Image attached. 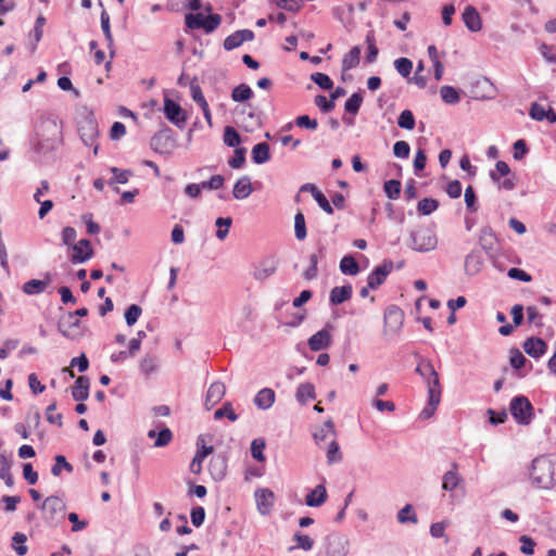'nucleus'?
<instances>
[{
  "label": "nucleus",
  "instance_id": "43",
  "mask_svg": "<svg viewBox=\"0 0 556 556\" xmlns=\"http://www.w3.org/2000/svg\"><path fill=\"white\" fill-rule=\"evenodd\" d=\"M54 460V465L51 468V473L54 477H59L62 470H65L68 473L73 472V466L66 460V458L63 455H56Z\"/></svg>",
  "mask_w": 556,
  "mask_h": 556
},
{
  "label": "nucleus",
  "instance_id": "21",
  "mask_svg": "<svg viewBox=\"0 0 556 556\" xmlns=\"http://www.w3.org/2000/svg\"><path fill=\"white\" fill-rule=\"evenodd\" d=\"M523 350L525 352L533 357V358H540L543 356L547 350V344L544 340L541 338H528L523 343Z\"/></svg>",
  "mask_w": 556,
  "mask_h": 556
},
{
  "label": "nucleus",
  "instance_id": "25",
  "mask_svg": "<svg viewBox=\"0 0 556 556\" xmlns=\"http://www.w3.org/2000/svg\"><path fill=\"white\" fill-rule=\"evenodd\" d=\"M208 471L215 481H222L227 473V462L224 456H214L210 460Z\"/></svg>",
  "mask_w": 556,
  "mask_h": 556
},
{
  "label": "nucleus",
  "instance_id": "47",
  "mask_svg": "<svg viewBox=\"0 0 556 556\" xmlns=\"http://www.w3.org/2000/svg\"><path fill=\"white\" fill-rule=\"evenodd\" d=\"M46 24V18L42 15H39L36 18L34 29L31 31V36L34 38V43L31 45L30 50L35 51L37 48V43L41 40L43 34V26Z\"/></svg>",
  "mask_w": 556,
  "mask_h": 556
},
{
  "label": "nucleus",
  "instance_id": "2",
  "mask_svg": "<svg viewBox=\"0 0 556 556\" xmlns=\"http://www.w3.org/2000/svg\"><path fill=\"white\" fill-rule=\"evenodd\" d=\"M530 479L540 489H553L556 485V473L552 460L544 456L533 459Z\"/></svg>",
  "mask_w": 556,
  "mask_h": 556
},
{
  "label": "nucleus",
  "instance_id": "58",
  "mask_svg": "<svg viewBox=\"0 0 556 556\" xmlns=\"http://www.w3.org/2000/svg\"><path fill=\"white\" fill-rule=\"evenodd\" d=\"M464 198H465V203H466L467 210L470 211L471 213L477 212L478 211L477 197H476L475 190L471 186H468L465 189Z\"/></svg>",
  "mask_w": 556,
  "mask_h": 556
},
{
  "label": "nucleus",
  "instance_id": "23",
  "mask_svg": "<svg viewBox=\"0 0 556 556\" xmlns=\"http://www.w3.org/2000/svg\"><path fill=\"white\" fill-rule=\"evenodd\" d=\"M331 343V334L327 329H321L308 339V346L312 351H321Z\"/></svg>",
  "mask_w": 556,
  "mask_h": 556
},
{
  "label": "nucleus",
  "instance_id": "60",
  "mask_svg": "<svg viewBox=\"0 0 556 556\" xmlns=\"http://www.w3.org/2000/svg\"><path fill=\"white\" fill-rule=\"evenodd\" d=\"M222 23V16L219 14H210L207 17H204V26L202 29L206 34L214 31Z\"/></svg>",
  "mask_w": 556,
  "mask_h": 556
},
{
  "label": "nucleus",
  "instance_id": "16",
  "mask_svg": "<svg viewBox=\"0 0 556 556\" xmlns=\"http://www.w3.org/2000/svg\"><path fill=\"white\" fill-rule=\"evenodd\" d=\"M226 394V387L222 381H214L210 384L206 394L204 405L207 410H211L216 404H218Z\"/></svg>",
  "mask_w": 556,
  "mask_h": 556
},
{
  "label": "nucleus",
  "instance_id": "27",
  "mask_svg": "<svg viewBox=\"0 0 556 556\" xmlns=\"http://www.w3.org/2000/svg\"><path fill=\"white\" fill-rule=\"evenodd\" d=\"M89 378L80 376L72 388V396L75 401H86L89 396Z\"/></svg>",
  "mask_w": 556,
  "mask_h": 556
},
{
  "label": "nucleus",
  "instance_id": "57",
  "mask_svg": "<svg viewBox=\"0 0 556 556\" xmlns=\"http://www.w3.org/2000/svg\"><path fill=\"white\" fill-rule=\"evenodd\" d=\"M510 173L508 164L504 161H497L495 164V170L490 173V177L493 181H498L500 177H506Z\"/></svg>",
  "mask_w": 556,
  "mask_h": 556
},
{
  "label": "nucleus",
  "instance_id": "32",
  "mask_svg": "<svg viewBox=\"0 0 556 556\" xmlns=\"http://www.w3.org/2000/svg\"><path fill=\"white\" fill-rule=\"evenodd\" d=\"M361 53V47H353L342 59V71L348 72L355 68L359 64Z\"/></svg>",
  "mask_w": 556,
  "mask_h": 556
},
{
  "label": "nucleus",
  "instance_id": "36",
  "mask_svg": "<svg viewBox=\"0 0 556 556\" xmlns=\"http://www.w3.org/2000/svg\"><path fill=\"white\" fill-rule=\"evenodd\" d=\"M140 370L147 377L155 372L159 367V359L155 355H146L140 361Z\"/></svg>",
  "mask_w": 556,
  "mask_h": 556
},
{
  "label": "nucleus",
  "instance_id": "37",
  "mask_svg": "<svg viewBox=\"0 0 556 556\" xmlns=\"http://www.w3.org/2000/svg\"><path fill=\"white\" fill-rule=\"evenodd\" d=\"M326 446L327 463L329 465L340 463L342 460V453L340 451L337 440L328 442Z\"/></svg>",
  "mask_w": 556,
  "mask_h": 556
},
{
  "label": "nucleus",
  "instance_id": "13",
  "mask_svg": "<svg viewBox=\"0 0 556 556\" xmlns=\"http://www.w3.org/2000/svg\"><path fill=\"white\" fill-rule=\"evenodd\" d=\"M392 269L393 263L391 261H386L380 266H377L367 277L368 287L371 289H377L386 281Z\"/></svg>",
  "mask_w": 556,
  "mask_h": 556
},
{
  "label": "nucleus",
  "instance_id": "24",
  "mask_svg": "<svg viewBox=\"0 0 556 556\" xmlns=\"http://www.w3.org/2000/svg\"><path fill=\"white\" fill-rule=\"evenodd\" d=\"M276 394L270 388L261 389L254 396V404L258 409H269L275 403Z\"/></svg>",
  "mask_w": 556,
  "mask_h": 556
},
{
  "label": "nucleus",
  "instance_id": "11",
  "mask_svg": "<svg viewBox=\"0 0 556 556\" xmlns=\"http://www.w3.org/2000/svg\"><path fill=\"white\" fill-rule=\"evenodd\" d=\"M278 261L275 257H266L254 266L253 277L258 281H264L276 273Z\"/></svg>",
  "mask_w": 556,
  "mask_h": 556
},
{
  "label": "nucleus",
  "instance_id": "39",
  "mask_svg": "<svg viewBox=\"0 0 556 556\" xmlns=\"http://www.w3.org/2000/svg\"><path fill=\"white\" fill-rule=\"evenodd\" d=\"M253 97V91L247 84H240L235 87L231 92V98L235 102H244Z\"/></svg>",
  "mask_w": 556,
  "mask_h": 556
},
{
  "label": "nucleus",
  "instance_id": "44",
  "mask_svg": "<svg viewBox=\"0 0 556 556\" xmlns=\"http://www.w3.org/2000/svg\"><path fill=\"white\" fill-rule=\"evenodd\" d=\"M111 173L113 174V177L109 180V185L114 184H126L128 182L130 176L132 175V172L129 169H119L117 167H111Z\"/></svg>",
  "mask_w": 556,
  "mask_h": 556
},
{
  "label": "nucleus",
  "instance_id": "28",
  "mask_svg": "<svg viewBox=\"0 0 556 556\" xmlns=\"http://www.w3.org/2000/svg\"><path fill=\"white\" fill-rule=\"evenodd\" d=\"M327 490L324 484H318L307 493L305 503L309 507H320L327 500Z\"/></svg>",
  "mask_w": 556,
  "mask_h": 556
},
{
  "label": "nucleus",
  "instance_id": "52",
  "mask_svg": "<svg viewBox=\"0 0 556 556\" xmlns=\"http://www.w3.org/2000/svg\"><path fill=\"white\" fill-rule=\"evenodd\" d=\"M397 125L407 130H412L415 127V117L412 111L404 110L397 118Z\"/></svg>",
  "mask_w": 556,
  "mask_h": 556
},
{
  "label": "nucleus",
  "instance_id": "5",
  "mask_svg": "<svg viewBox=\"0 0 556 556\" xmlns=\"http://www.w3.org/2000/svg\"><path fill=\"white\" fill-rule=\"evenodd\" d=\"M349 551L350 541L344 534L332 532L325 538V552L327 556H346Z\"/></svg>",
  "mask_w": 556,
  "mask_h": 556
},
{
  "label": "nucleus",
  "instance_id": "17",
  "mask_svg": "<svg viewBox=\"0 0 556 556\" xmlns=\"http://www.w3.org/2000/svg\"><path fill=\"white\" fill-rule=\"evenodd\" d=\"M197 453L190 464V470L194 475H199L202 471V463L203 460L213 453L214 448L211 445H205L203 443V439L200 437L197 440Z\"/></svg>",
  "mask_w": 556,
  "mask_h": 556
},
{
  "label": "nucleus",
  "instance_id": "40",
  "mask_svg": "<svg viewBox=\"0 0 556 556\" xmlns=\"http://www.w3.org/2000/svg\"><path fill=\"white\" fill-rule=\"evenodd\" d=\"M440 94L446 104H456L460 100L459 91L452 86H442Z\"/></svg>",
  "mask_w": 556,
  "mask_h": 556
},
{
  "label": "nucleus",
  "instance_id": "64",
  "mask_svg": "<svg viewBox=\"0 0 556 556\" xmlns=\"http://www.w3.org/2000/svg\"><path fill=\"white\" fill-rule=\"evenodd\" d=\"M295 125L301 128L315 130L318 127L317 119L311 118L308 115H300L295 118Z\"/></svg>",
  "mask_w": 556,
  "mask_h": 556
},
{
  "label": "nucleus",
  "instance_id": "30",
  "mask_svg": "<svg viewBox=\"0 0 556 556\" xmlns=\"http://www.w3.org/2000/svg\"><path fill=\"white\" fill-rule=\"evenodd\" d=\"M353 288L351 285L334 287L329 294V301L332 305H339L351 299Z\"/></svg>",
  "mask_w": 556,
  "mask_h": 556
},
{
  "label": "nucleus",
  "instance_id": "1",
  "mask_svg": "<svg viewBox=\"0 0 556 556\" xmlns=\"http://www.w3.org/2000/svg\"><path fill=\"white\" fill-rule=\"evenodd\" d=\"M421 376L428 387V403L420 412V418L429 419L437 410L441 401L442 388L439 380V375L435 371L432 363L427 359H421L415 370Z\"/></svg>",
  "mask_w": 556,
  "mask_h": 556
},
{
  "label": "nucleus",
  "instance_id": "33",
  "mask_svg": "<svg viewBox=\"0 0 556 556\" xmlns=\"http://www.w3.org/2000/svg\"><path fill=\"white\" fill-rule=\"evenodd\" d=\"M315 397H316V393H315V387L313 383L305 382V383H301L298 387L296 392H295V399L300 404L304 405L309 400H314Z\"/></svg>",
  "mask_w": 556,
  "mask_h": 556
},
{
  "label": "nucleus",
  "instance_id": "22",
  "mask_svg": "<svg viewBox=\"0 0 556 556\" xmlns=\"http://www.w3.org/2000/svg\"><path fill=\"white\" fill-rule=\"evenodd\" d=\"M170 130H162L155 134L151 139V148L160 153H164L173 148L174 140L169 135Z\"/></svg>",
  "mask_w": 556,
  "mask_h": 556
},
{
  "label": "nucleus",
  "instance_id": "8",
  "mask_svg": "<svg viewBox=\"0 0 556 556\" xmlns=\"http://www.w3.org/2000/svg\"><path fill=\"white\" fill-rule=\"evenodd\" d=\"M79 135L83 142L93 148V154L97 155L99 146L96 143L99 136L98 124L93 118L87 117L79 124Z\"/></svg>",
  "mask_w": 556,
  "mask_h": 556
},
{
  "label": "nucleus",
  "instance_id": "4",
  "mask_svg": "<svg viewBox=\"0 0 556 556\" xmlns=\"http://www.w3.org/2000/svg\"><path fill=\"white\" fill-rule=\"evenodd\" d=\"M510 413L520 425H529L533 417V406L526 396H515L510 402Z\"/></svg>",
  "mask_w": 556,
  "mask_h": 556
},
{
  "label": "nucleus",
  "instance_id": "38",
  "mask_svg": "<svg viewBox=\"0 0 556 556\" xmlns=\"http://www.w3.org/2000/svg\"><path fill=\"white\" fill-rule=\"evenodd\" d=\"M226 417L231 422L238 420L239 416L232 408V404L230 402H225L223 406L214 412V419L219 420Z\"/></svg>",
  "mask_w": 556,
  "mask_h": 556
},
{
  "label": "nucleus",
  "instance_id": "10",
  "mask_svg": "<svg viewBox=\"0 0 556 556\" xmlns=\"http://www.w3.org/2000/svg\"><path fill=\"white\" fill-rule=\"evenodd\" d=\"M313 438L320 448L328 444V442L337 440V431L333 421L331 419L325 421L323 426L314 431Z\"/></svg>",
  "mask_w": 556,
  "mask_h": 556
},
{
  "label": "nucleus",
  "instance_id": "6",
  "mask_svg": "<svg viewBox=\"0 0 556 556\" xmlns=\"http://www.w3.org/2000/svg\"><path fill=\"white\" fill-rule=\"evenodd\" d=\"M404 323L403 311L395 306H389L384 312V334L388 337L396 336Z\"/></svg>",
  "mask_w": 556,
  "mask_h": 556
},
{
  "label": "nucleus",
  "instance_id": "48",
  "mask_svg": "<svg viewBox=\"0 0 556 556\" xmlns=\"http://www.w3.org/2000/svg\"><path fill=\"white\" fill-rule=\"evenodd\" d=\"M397 521L400 523H417L418 518L417 515L413 510V506L407 504L397 513Z\"/></svg>",
  "mask_w": 556,
  "mask_h": 556
},
{
  "label": "nucleus",
  "instance_id": "3",
  "mask_svg": "<svg viewBox=\"0 0 556 556\" xmlns=\"http://www.w3.org/2000/svg\"><path fill=\"white\" fill-rule=\"evenodd\" d=\"M410 248L420 253L433 251L438 245V237L432 226H418L410 232Z\"/></svg>",
  "mask_w": 556,
  "mask_h": 556
},
{
  "label": "nucleus",
  "instance_id": "59",
  "mask_svg": "<svg viewBox=\"0 0 556 556\" xmlns=\"http://www.w3.org/2000/svg\"><path fill=\"white\" fill-rule=\"evenodd\" d=\"M142 309L137 304H131L125 312V319L128 326H132L140 317Z\"/></svg>",
  "mask_w": 556,
  "mask_h": 556
},
{
  "label": "nucleus",
  "instance_id": "46",
  "mask_svg": "<svg viewBox=\"0 0 556 556\" xmlns=\"http://www.w3.org/2000/svg\"><path fill=\"white\" fill-rule=\"evenodd\" d=\"M265 446H266V443L263 439L258 438V439H254L252 442H251V455L254 459H256L257 462H265L266 460V457L264 455V450H265Z\"/></svg>",
  "mask_w": 556,
  "mask_h": 556
},
{
  "label": "nucleus",
  "instance_id": "50",
  "mask_svg": "<svg viewBox=\"0 0 556 556\" xmlns=\"http://www.w3.org/2000/svg\"><path fill=\"white\" fill-rule=\"evenodd\" d=\"M231 224L232 219L230 217H218L216 219L215 225L218 227L216 237L219 240H224L228 236Z\"/></svg>",
  "mask_w": 556,
  "mask_h": 556
},
{
  "label": "nucleus",
  "instance_id": "15",
  "mask_svg": "<svg viewBox=\"0 0 556 556\" xmlns=\"http://www.w3.org/2000/svg\"><path fill=\"white\" fill-rule=\"evenodd\" d=\"M253 39L254 33L251 29H240L227 36L223 47L225 50L231 51L239 48L243 42L252 41Z\"/></svg>",
  "mask_w": 556,
  "mask_h": 556
},
{
  "label": "nucleus",
  "instance_id": "49",
  "mask_svg": "<svg viewBox=\"0 0 556 556\" xmlns=\"http://www.w3.org/2000/svg\"><path fill=\"white\" fill-rule=\"evenodd\" d=\"M294 232L298 240H304L307 236L304 215L298 212L294 216Z\"/></svg>",
  "mask_w": 556,
  "mask_h": 556
},
{
  "label": "nucleus",
  "instance_id": "14",
  "mask_svg": "<svg viewBox=\"0 0 556 556\" xmlns=\"http://www.w3.org/2000/svg\"><path fill=\"white\" fill-rule=\"evenodd\" d=\"M257 510L261 515L267 516L271 511L275 494L269 489H257L254 493Z\"/></svg>",
  "mask_w": 556,
  "mask_h": 556
},
{
  "label": "nucleus",
  "instance_id": "26",
  "mask_svg": "<svg viewBox=\"0 0 556 556\" xmlns=\"http://www.w3.org/2000/svg\"><path fill=\"white\" fill-rule=\"evenodd\" d=\"M462 482V477L457 471V464L453 463L452 468L442 477V489L447 492L454 491Z\"/></svg>",
  "mask_w": 556,
  "mask_h": 556
},
{
  "label": "nucleus",
  "instance_id": "42",
  "mask_svg": "<svg viewBox=\"0 0 556 556\" xmlns=\"http://www.w3.org/2000/svg\"><path fill=\"white\" fill-rule=\"evenodd\" d=\"M439 206V202L432 198H425L420 200L417 204V212L419 215H430L433 213Z\"/></svg>",
  "mask_w": 556,
  "mask_h": 556
},
{
  "label": "nucleus",
  "instance_id": "62",
  "mask_svg": "<svg viewBox=\"0 0 556 556\" xmlns=\"http://www.w3.org/2000/svg\"><path fill=\"white\" fill-rule=\"evenodd\" d=\"M293 539L296 542V547L304 551H311L314 546V540L306 534L295 533Z\"/></svg>",
  "mask_w": 556,
  "mask_h": 556
},
{
  "label": "nucleus",
  "instance_id": "20",
  "mask_svg": "<svg viewBox=\"0 0 556 556\" xmlns=\"http://www.w3.org/2000/svg\"><path fill=\"white\" fill-rule=\"evenodd\" d=\"M466 27L473 33L481 30L482 21L479 12L472 5H467L462 14Z\"/></svg>",
  "mask_w": 556,
  "mask_h": 556
},
{
  "label": "nucleus",
  "instance_id": "18",
  "mask_svg": "<svg viewBox=\"0 0 556 556\" xmlns=\"http://www.w3.org/2000/svg\"><path fill=\"white\" fill-rule=\"evenodd\" d=\"M42 510L47 519L54 520L58 515L64 513L65 503L58 496H49L43 501Z\"/></svg>",
  "mask_w": 556,
  "mask_h": 556
},
{
  "label": "nucleus",
  "instance_id": "55",
  "mask_svg": "<svg viewBox=\"0 0 556 556\" xmlns=\"http://www.w3.org/2000/svg\"><path fill=\"white\" fill-rule=\"evenodd\" d=\"M383 190L389 199H397L401 193V182L394 179L388 180L384 182Z\"/></svg>",
  "mask_w": 556,
  "mask_h": 556
},
{
  "label": "nucleus",
  "instance_id": "35",
  "mask_svg": "<svg viewBox=\"0 0 556 556\" xmlns=\"http://www.w3.org/2000/svg\"><path fill=\"white\" fill-rule=\"evenodd\" d=\"M340 270L344 275L355 276L359 271V266L353 256L346 255L340 261Z\"/></svg>",
  "mask_w": 556,
  "mask_h": 556
},
{
  "label": "nucleus",
  "instance_id": "45",
  "mask_svg": "<svg viewBox=\"0 0 556 556\" xmlns=\"http://www.w3.org/2000/svg\"><path fill=\"white\" fill-rule=\"evenodd\" d=\"M27 536L24 533L16 532L12 538V547L17 555L24 556L28 547L26 545Z\"/></svg>",
  "mask_w": 556,
  "mask_h": 556
},
{
  "label": "nucleus",
  "instance_id": "19",
  "mask_svg": "<svg viewBox=\"0 0 556 556\" xmlns=\"http://www.w3.org/2000/svg\"><path fill=\"white\" fill-rule=\"evenodd\" d=\"M483 267V256L480 251L473 250L465 257V273L468 276H476Z\"/></svg>",
  "mask_w": 556,
  "mask_h": 556
},
{
  "label": "nucleus",
  "instance_id": "56",
  "mask_svg": "<svg viewBox=\"0 0 556 556\" xmlns=\"http://www.w3.org/2000/svg\"><path fill=\"white\" fill-rule=\"evenodd\" d=\"M311 79L324 90H329L333 86L331 78L324 73H314L311 75Z\"/></svg>",
  "mask_w": 556,
  "mask_h": 556
},
{
  "label": "nucleus",
  "instance_id": "31",
  "mask_svg": "<svg viewBox=\"0 0 556 556\" xmlns=\"http://www.w3.org/2000/svg\"><path fill=\"white\" fill-rule=\"evenodd\" d=\"M50 281V276H47L43 280L30 279L23 285L22 290L27 295L40 294L47 289Z\"/></svg>",
  "mask_w": 556,
  "mask_h": 556
},
{
  "label": "nucleus",
  "instance_id": "34",
  "mask_svg": "<svg viewBox=\"0 0 556 556\" xmlns=\"http://www.w3.org/2000/svg\"><path fill=\"white\" fill-rule=\"evenodd\" d=\"M270 159L269 146L265 142L257 143L252 149V160L255 164H264Z\"/></svg>",
  "mask_w": 556,
  "mask_h": 556
},
{
  "label": "nucleus",
  "instance_id": "63",
  "mask_svg": "<svg viewBox=\"0 0 556 556\" xmlns=\"http://www.w3.org/2000/svg\"><path fill=\"white\" fill-rule=\"evenodd\" d=\"M410 147L406 141H396L393 146V153L399 159H407L409 156Z\"/></svg>",
  "mask_w": 556,
  "mask_h": 556
},
{
  "label": "nucleus",
  "instance_id": "12",
  "mask_svg": "<svg viewBox=\"0 0 556 556\" xmlns=\"http://www.w3.org/2000/svg\"><path fill=\"white\" fill-rule=\"evenodd\" d=\"M73 254L71 261L74 264L85 263L93 255L91 243L88 239H80L77 243L72 245Z\"/></svg>",
  "mask_w": 556,
  "mask_h": 556
},
{
  "label": "nucleus",
  "instance_id": "61",
  "mask_svg": "<svg viewBox=\"0 0 556 556\" xmlns=\"http://www.w3.org/2000/svg\"><path fill=\"white\" fill-rule=\"evenodd\" d=\"M225 178L222 175H214L208 180L202 181V189L217 190L224 186Z\"/></svg>",
  "mask_w": 556,
  "mask_h": 556
},
{
  "label": "nucleus",
  "instance_id": "54",
  "mask_svg": "<svg viewBox=\"0 0 556 556\" xmlns=\"http://www.w3.org/2000/svg\"><path fill=\"white\" fill-rule=\"evenodd\" d=\"M185 23L190 29H200L204 26V16L202 13H188L185 16Z\"/></svg>",
  "mask_w": 556,
  "mask_h": 556
},
{
  "label": "nucleus",
  "instance_id": "7",
  "mask_svg": "<svg viewBox=\"0 0 556 556\" xmlns=\"http://www.w3.org/2000/svg\"><path fill=\"white\" fill-rule=\"evenodd\" d=\"M163 112L165 117L179 129H184L188 119V115L182 108L169 98L164 99Z\"/></svg>",
  "mask_w": 556,
  "mask_h": 556
},
{
  "label": "nucleus",
  "instance_id": "51",
  "mask_svg": "<svg viewBox=\"0 0 556 556\" xmlns=\"http://www.w3.org/2000/svg\"><path fill=\"white\" fill-rule=\"evenodd\" d=\"M224 142L228 147L236 148L240 144L241 138L238 131L231 127L227 126L224 131Z\"/></svg>",
  "mask_w": 556,
  "mask_h": 556
},
{
  "label": "nucleus",
  "instance_id": "9",
  "mask_svg": "<svg viewBox=\"0 0 556 556\" xmlns=\"http://www.w3.org/2000/svg\"><path fill=\"white\" fill-rule=\"evenodd\" d=\"M58 330L62 336L71 340H76L84 334L83 325L78 318H74V315H67L60 319Z\"/></svg>",
  "mask_w": 556,
  "mask_h": 556
},
{
  "label": "nucleus",
  "instance_id": "53",
  "mask_svg": "<svg viewBox=\"0 0 556 556\" xmlns=\"http://www.w3.org/2000/svg\"><path fill=\"white\" fill-rule=\"evenodd\" d=\"M394 67L403 77H408L413 70V62L407 58H399L394 61Z\"/></svg>",
  "mask_w": 556,
  "mask_h": 556
},
{
  "label": "nucleus",
  "instance_id": "29",
  "mask_svg": "<svg viewBox=\"0 0 556 556\" xmlns=\"http://www.w3.org/2000/svg\"><path fill=\"white\" fill-rule=\"evenodd\" d=\"M253 191L251 179L249 176H242L239 178L232 190L233 198L237 200L247 199Z\"/></svg>",
  "mask_w": 556,
  "mask_h": 556
},
{
  "label": "nucleus",
  "instance_id": "41",
  "mask_svg": "<svg viewBox=\"0 0 556 556\" xmlns=\"http://www.w3.org/2000/svg\"><path fill=\"white\" fill-rule=\"evenodd\" d=\"M362 103H363L362 93L355 92L345 101L344 110L346 113L356 115L361 109Z\"/></svg>",
  "mask_w": 556,
  "mask_h": 556
}]
</instances>
